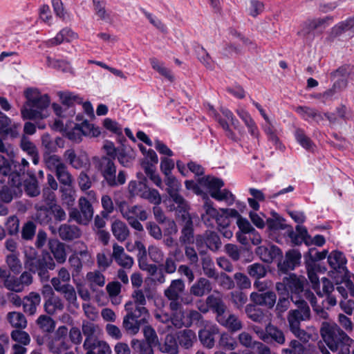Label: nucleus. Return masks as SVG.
<instances>
[{"label":"nucleus","instance_id":"18","mask_svg":"<svg viewBox=\"0 0 354 354\" xmlns=\"http://www.w3.org/2000/svg\"><path fill=\"white\" fill-rule=\"evenodd\" d=\"M217 322L225 327L228 331L235 333L242 329L243 323L241 319L234 314L227 310L216 319Z\"/></svg>","mask_w":354,"mask_h":354},{"label":"nucleus","instance_id":"46","mask_svg":"<svg viewBox=\"0 0 354 354\" xmlns=\"http://www.w3.org/2000/svg\"><path fill=\"white\" fill-rule=\"evenodd\" d=\"M71 346V345L68 339L55 337H53L48 345L49 350L55 354H59L70 348Z\"/></svg>","mask_w":354,"mask_h":354},{"label":"nucleus","instance_id":"61","mask_svg":"<svg viewBox=\"0 0 354 354\" xmlns=\"http://www.w3.org/2000/svg\"><path fill=\"white\" fill-rule=\"evenodd\" d=\"M218 346L227 351H233L237 347L235 339L227 333H223L220 335Z\"/></svg>","mask_w":354,"mask_h":354},{"label":"nucleus","instance_id":"41","mask_svg":"<svg viewBox=\"0 0 354 354\" xmlns=\"http://www.w3.org/2000/svg\"><path fill=\"white\" fill-rule=\"evenodd\" d=\"M245 313L247 317L254 322L262 323L265 320L266 314L264 310L254 303L246 305Z\"/></svg>","mask_w":354,"mask_h":354},{"label":"nucleus","instance_id":"43","mask_svg":"<svg viewBox=\"0 0 354 354\" xmlns=\"http://www.w3.org/2000/svg\"><path fill=\"white\" fill-rule=\"evenodd\" d=\"M218 332L217 328L201 329L198 332V338L203 346L211 349L215 345L214 335Z\"/></svg>","mask_w":354,"mask_h":354},{"label":"nucleus","instance_id":"62","mask_svg":"<svg viewBox=\"0 0 354 354\" xmlns=\"http://www.w3.org/2000/svg\"><path fill=\"white\" fill-rule=\"evenodd\" d=\"M140 196L155 205H159L162 201L161 196L156 189L147 187L145 191L142 192Z\"/></svg>","mask_w":354,"mask_h":354},{"label":"nucleus","instance_id":"56","mask_svg":"<svg viewBox=\"0 0 354 354\" xmlns=\"http://www.w3.org/2000/svg\"><path fill=\"white\" fill-rule=\"evenodd\" d=\"M198 182L201 185L207 187L209 189V193L214 190H220L224 185L221 179L209 176L199 178Z\"/></svg>","mask_w":354,"mask_h":354},{"label":"nucleus","instance_id":"55","mask_svg":"<svg viewBox=\"0 0 354 354\" xmlns=\"http://www.w3.org/2000/svg\"><path fill=\"white\" fill-rule=\"evenodd\" d=\"M150 63L152 68L155 71H156L160 75L165 77L171 82H173L174 81L175 78L171 70L165 67L162 62H160L155 57H152L150 59Z\"/></svg>","mask_w":354,"mask_h":354},{"label":"nucleus","instance_id":"22","mask_svg":"<svg viewBox=\"0 0 354 354\" xmlns=\"http://www.w3.org/2000/svg\"><path fill=\"white\" fill-rule=\"evenodd\" d=\"M113 258L122 268L129 270L133 265V259L124 252L122 246L117 243L113 245Z\"/></svg>","mask_w":354,"mask_h":354},{"label":"nucleus","instance_id":"34","mask_svg":"<svg viewBox=\"0 0 354 354\" xmlns=\"http://www.w3.org/2000/svg\"><path fill=\"white\" fill-rule=\"evenodd\" d=\"M41 301L39 294L31 292L28 295L26 296L23 300V309L24 313L33 315L37 311V308Z\"/></svg>","mask_w":354,"mask_h":354},{"label":"nucleus","instance_id":"20","mask_svg":"<svg viewBox=\"0 0 354 354\" xmlns=\"http://www.w3.org/2000/svg\"><path fill=\"white\" fill-rule=\"evenodd\" d=\"M43 155L55 153L58 148L64 147V140L61 137L53 138L49 133H44L41 138Z\"/></svg>","mask_w":354,"mask_h":354},{"label":"nucleus","instance_id":"42","mask_svg":"<svg viewBox=\"0 0 354 354\" xmlns=\"http://www.w3.org/2000/svg\"><path fill=\"white\" fill-rule=\"evenodd\" d=\"M131 346L135 354H154L153 348L155 346L142 339H131Z\"/></svg>","mask_w":354,"mask_h":354},{"label":"nucleus","instance_id":"25","mask_svg":"<svg viewBox=\"0 0 354 354\" xmlns=\"http://www.w3.org/2000/svg\"><path fill=\"white\" fill-rule=\"evenodd\" d=\"M256 253L261 259L266 263H271L274 259L282 256L281 250L276 245H261L256 250Z\"/></svg>","mask_w":354,"mask_h":354},{"label":"nucleus","instance_id":"50","mask_svg":"<svg viewBox=\"0 0 354 354\" xmlns=\"http://www.w3.org/2000/svg\"><path fill=\"white\" fill-rule=\"evenodd\" d=\"M236 113L244 122L250 134L252 136L257 137L258 135L257 127L249 113L244 109H238L236 110Z\"/></svg>","mask_w":354,"mask_h":354},{"label":"nucleus","instance_id":"3","mask_svg":"<svg viewBox=\"0 0 354 354\" xmlns=\"http://www.w3.org/2000/svg\"><path fill=\"white\" fill-rule=\"evenodd\" d=\"M320 335L328 348L337 352L340 348L351 346L354 340L333 322H323L320 327Z\"/></svg>","mask_w":354,"mask_h":354},{"label":"nucleus","instance_id":"27","mask_svg":"<svg viewBox=\"0 0 354 354\" xmlns=\"http://www.w3.org/2000/svg\"><path fill=\"white\" fill-rule=\"evenodd\" d=\"M78 35L73 32L70 28H64L62 29L57 35L45 42L47 47H52L57 46L64 41L71 42V41L77 39Z\"/></svg>","mask_w":354,"mask_h":354},{"label":"nucleus","instance_id":"51","mask_svg":"<svg viewBox=\"0 0 354 354\" xmlns=\"http://www.w3.org/2000/svg\"><path fill=\"white\" fill-rule=\"evenodd\" d=\"M6 263L10 273L19 274L22 270V263L19 258V253H11L6 256Z\"/></svg>","mask_w":354,"mask_h":354},{"label":"nucleus","instance_id":"36","mask_svg":"<svg viewBox=\"0 0 354 354\" xmlns=\"http://www.w3.org/2000/svg\"><path fill=\"white\" fill-rule=\"evenodd\" d=\"M111 232L114 237L120 242L126 241L130 235V231L127 224L119 219H116L112 223Z\"/></svg>","mask_w":354,"mask_h":354},{"label":"nucleus","instance_id":"29","mask_svg":"<svg viewBox=\"0 0 354 354\" xmlns=\"http://www.w3.org/2000/svg\"><path fill=\"white\" fill-rule=\"evenodd\" d=\"M301 257V255L298 250H289L286 254L285 260L278 264V268L284 272L294 270L299 264Z\"/></svg>","mask_w":354,"mask_h":354},{"label":"nucleus","instance_id":"15","mask_svg":"<svg viewBox=\"0 0 354 354\" xmlns=\"http://www.w3.org/2000/svg\"><path fill=\"white\" fill-rule=\"evenodd\" d=\"M183 317H184L183 309L180 311L174 312L172 324L176 328L189 327L193 322H198L203 318L201 313L196 310H190L187 313L186 319H183Z\"/></svg>","mask_w":354,"mask_h":354},{"label":"nucleus","instance_id":"63","mask_svg":"<svg viewBox=\"0 0 354 354\" xmlns=\"http://www.w3.org/2000/svg\"><path fill=\"white\" fill-rule=\"evenodd\" d=\"M296 140L299 145L306 150H313L315 145L309 137H308L304 131L301 129H297L295 132Z\"/></svg>","mask_w":354,"mask_h":354},{"label":"nucleus","instance_id":"39","mask_svg":"<svg viewBox=\"0 0 354 354\" xmlns=\"http://www.w3.org/2000/svg\"><path fill=\"white\" fill-rule=\"evenodd\" d=\"M207 304L209 305V308L216 313V319L227 310V308L223 299L214 295H210L207 297Z\"/></svg>","mask_w":354,"mask_h":354},{"label":"nucleus","instance_id":"19","mask_svg":"<svg viewBox=\"0 0 354 354\" xmlns=\"http://www.w3.org/2000/svg\"><path fill=\"white\" fill-rule=\"evenodd\" d=\"M37 209L36 220L43 225H48V228L53 234H57V228L55 227L53 221L52 213L50 207L45 205H35Z\"/></svg>","mask_w":354,"mask_h":354},{"label":"nucleus","instance_id":"64","mask_svg":"<svg viewBox=\"0 0 354 354\" xmlns=\"http://www.w3.org/2000/svg\"><path fill=\"white\" fill-rule=\"evenodd\" d=\"M58 96L62 103L67 107L72 106L75 102L80 104L82 102L80 96L68 91H59Z\"/></svg>","mask_w":354,"mask_h":354},{"label":"nucleus","instance_id":"54","mask_svg":"<svg viewBox=\"0 0 354 354\" xmlns=\"http://www.w3.org/2000/svg\"><path fill=\"white\" fill-rule=\"evenodd\" d=\"M206 247L212 252L218 251L221 247V241L218 234L214 231L206 230Z\"/></svg>","mask_w":354,"mask_h":354},{"label":"nucleus","instance_id":"28","mask_svg":"<svg viewBox=\"0 0 354 354\" xmlns=\"http://www.w3.org/2000/svg\"><path fill=\"white\" fill-rule=\"evenodd\" d=\"M212 290V283L205 277L198 278L190 287L189 292L193 296L202 297Z\"/></svg>","mask_w":354,"mask_h":354},{"label":"nucleus","instance_id":"6","mask_svg":"<svg viewBox=\"0 0 354 354\" xmlns=\"http://www.w3.org/2000/svg\"><path fill=\"white\" fill-rule=\"evenodd\" d=\"M291 301L297 306V308L289 310L287 315L290 330L301 326V322L308 321L311 317L310 307L304 299H296V297H291Z\"/></svg>","mask_w":354,"mask_h":354},{"label":"nucleus","instance_id":"4","mask_svg":"<svg viewBox=\"0 0 354 354\" xmlns=\"http://www.w3.org/2000/svg\"><path fill=\"white\" fill-rule=\"evenodd\" d=\"M93 164L103 177V182H105L108 186L114 187L125 183V171L120 170L116 176V165L111 158L105 156H95L93 158Z\"/></svg>","mask_w":354,"mask_h":354},{"label":"nucleus","instance_id":"24","mask_svg":"<svg viewBox=\"0 0 354 354\" xmlns=\"http://www.w3.org/2000/svg\"><path fill=\"white\" fill-rule=\"evenodd\" d=\"M60 239L65 241H71L81 236L82 232L79 227L75 225L64 223L59 225L57 229Z\"/></svg>","mask_w":354,"mask_h":354},{"label":"nucleus","instance_id":"35","mask_svg":"<svg viewBox=\"0 0 354 354\" xmlns=\"http://www.w3.org/2000/svg\"><path fill=\"white\" fill-rule=\"evenodd\" d=\"M178 345L185 349H189L196 342V335L191 329H184L180 330L176 334Z\"/></svg>","mask_w":354,"mask_h":354},{"label":"nucleus","instance_id":"26","mask_svg":"<svg viewBox=\"0 0 354 354\" xmlns=\"http://www.w3.org/2000/svg\"><path fill=\"white\" fill-rule=\"evenodd\" d=\"M288 236L290 239L295 245H300L304 242L306 245H309L310 236L304 226L298 225L296 226L295 232L291 226L288 227L286 230Z\"/></svg>","mask_w":354,"mask_h":354},{"label":"nucleus","instance_id":"10","mask_svg":"<svg viewBox=\"0 0 354 354\" xmlns=\"http://www.w3.org/2000/svg\"><path fill=\"white\" fill-rule=\"evenodd\" d=\"M118 207L122 217L127 222L136 218H139V220L144 221L148 218L147 212L140 205L129 206L126 201H121L118 205Z\"/></svg>","mask_w":354,"mask_h":354},{"label":"nucleus","instance_id":"14","mask_svg":"<svg viewBox=\"0 0 354 354\" xmlns=\"http://www.w3.org/2000/svg\"><path fill=\"white\" fill-rule=\"evenodd\" d=\"M0 287L14 292H21L19 277L11 274L10 271L7 268H0Z\"/></svg>","mask_w":354,"mask_h":354},{"label":"nucleus","instance_id":"44","mask_svg":"<svg viewBox=\"0 0 354 354\" xmlns=\"http://www.w3.org/2000/svg\"><path fill=\"white\" fill-rule=\"evenodd\" d=\"M216 223L218 230L222 234L223 236L230 239L232 237L233 232L228 227L230 224V219L227 215L221 212L218 216L216 217Z\"/></svg>","mask_w":354,"mask_h":354},{"label":"nucleus","instance_id":"23","mask_svg":"<svg viewBox=\"0 0 354 354\" xmlns=\"http://www.w3.org/2000/svg\"><path fill=\"white\" fill-rule=\"evenodd\" d=\"M22 194V189L21 186L17 185H12L8 180V185H3L0 180V199L4 203H10L14 197H18Z\"/></svg>","mask_w":354,"mask_h":354},{"label":"nucleus","instance_id":"45","mask_svg":"<svg viewBox=\"0 0 354 354\" xmlns=\"http://www.w3.org/2000/svg\"><path fill=\"white\" fill-rule=\"evenodd\" d=\"M8 323L14 328L24 329L27 326V320L24 315L20 312H9L6 315Z\"/></svg>","mask_w":354,"mask_h":354},{"label":"nucleus","instance_id":"8","mask_svg":"<svg viewBox=\"0 0 354 354\" xmlns=\"http://www.w3.org/2000/svg\"><path fill=\"white\" fill-rule=\"evenodd\" d=\"M353 67L350 64H344L330 73V79L335 88L343 91L348 84V78L352 73Z\"/></svg>","mask_w":354,"mask_h":354},{"label":"nucleus","instance_id":"40","mask_svg":"<svg viewBox=\"0 0 354 354\" xmlns=\"http://www.w3.org/2000/svg\"><path fill=\"white\" fill-rule=\"evenodd\" d=\"M205 213L201 215L202 221L207 227H214L213 221H216V217L218 216L220 212L212 206V203L206 201L203 205Z\"/></svg>","mask_w":354,"mask_h":354},{"label":"nucleus","instance_id":"49","mask_svg":"<svg viewBox=\"0 0 354 354\" xmlns=\"http://www.w3.org/2000/svg\"><path fill=\"white\" fill-rule=\"evenodd\" d=\"M201 266L204 274L209 279H215L219 274L216 271L214 263L209 256L201 258Z\"/></svg>","mask_w":354,"mask_h":354},{"label":"nucleus","instance_id":"21","mask_svg":"<svg viewBox=\"0 0 354 354\" xmlns=\"http://www.w3.org/2000/svg\"><path fill=\"white\" fill-rule=\"evenodd\" d=\"M63 157L72 167L76 169L86 167L89 162L86 154L77 156L72 148L66 149L63 154Z\"/></svg>","mask_w":354,"mask_h":354},{"label":"nucleus","instance_id":"37","mask_svg":"<svg viewBox=\"0 0 354 354\" xmlns=\"http://www.w3.org/2000/svg\"><path fill=\"white\" fill-rule=\"evenodd\" d=\"M124 308L127 311L126 315L137 320L145 318V323L147 322L149 314L148 310L145 306H138V305H134L133 301H129L126 303Z\"/></svg>","mask_w":354,"mask_h":354},{"label":"nucleus","instance_id":"58","mask_svg":"<svg viewBox=\"0 0 354 354\" xmlns=\"http://www.w3.org/2000/svg\"><path fill=\"white\" fill-rule=\"evenodd\" d=\"M247 272L251 277L260 279L266 276L268 271L266 267L262 263H254L247 267Z\"/></svg>","mask_w":354,"mask_h":354},{"label":"nucleus","instance_id":"13","mask_svg":"<svg viewBox=\"0 0 354 354\" xmlns=\"http://www.w3.org/2000/svg\"><path fill=\"white\" fill-rule=\"evenodd\" d=\"M82 331L85 336L84 342V348H91L94 342L98 340V335L101 333V328L99 325L88 320H83L82 324Z\"/></svg>","mask_w":354,"mask_h":354},{"label":"nucleus","instance_id":"11","mask_svg":"<svg viewBox=\"0 0 354 354\" xmlns=\"http://www.w3.org/2000/svg\"><path fill=\"white\" fill-rule=\"evenodd\" d=\"M169 196V201H171L173 203L169 205L167 208L169 211H174L176 212L177 219L183 218L184 216H191L189 212V206L187 201L179 194V192Z\"/></svg>","mask_w":354,"mask_h":354},{"label":"nucleus","instance_id":"30","mask_svg":"<svg viewBox=\"0 0 354 354\" xmlns=\"http://www.w3.org/2000/svg\"><path fill=\"white\" fill-rule=\"evenodd\" d=\"M18 127L17 124H12L11 120L6 115L3 114L0 116V136L1 137L17 138L19 135Z\"/></svg>","mask_w":354,"mask_h":354},{"label":"nucleus","instance_id":"57","mask_svg":"<svg viewBox=\"0 0 354 354\" xmlns=\"http://www.w3.org/2000/svg\"><path fill=\"white\" fill-rule=\"evenodd\" d=\"M87 351L86 354H111L109 345L104 341L96 340L91 348H84Z\"/></svg>","mask_w":354,"mask_h":354},{"label":"nucleus","instance_id":"31","mask_svg":"<svg viewBox=\"0 0 354 354\" xmlns=\"http://www.w3.org/2000/svg\"><path fill=\"white\" fill-rule=\"evenodd\" d=\"M159 346V351L162 353L167 354H178L179 345L177 337L173 334L166 335L164 341Z\"/></svg>","mask_w":354,"mask_h":354},{"label":"nucleus","instance_id":"38","mask_svg":"<svg viewBox=\"0 0 354 354\" xmlns=\"http://www.w3.org/2000/svg\"><path fill=\"white\" fill-rule=\"evenodd\" d=\"M145 323V319L137 320L126 315L123 317L122 328L130 335H136L138 333L141 325Z\"/></svg>","mask_w":354,"mask_h":354},{"label":"nucleus","instance_id":"16","mask_svg":"<svg viewBox=\"0 0 354 354\" xmlns=\"http://www.w3.org/2000/svg\"><path fill=\"white\" fill-rule=\"evenodd\" d=\"M252 303L259 306H264L268 309H272L277 301V295L274 292L268 290L264 292H252L250 295Z\"/></svg>","mask_w":354,"mask_h":354},{"label":"nucleus","instance_id":"32","mask_svg":"<svg viewBox=\"0 0 354 354\" xmlns=\"http://www.w3.org/2000/svg\"><path fill=\"white\" fill-rule=\"evenodd\" d=\"M288 291L292 293L291 297H296V299H301L300 295L304 292V281L295 274H290L286 277Z\"/></svg>","mask_w":354,"mask_h":354},{"label":"nucleus","instance_id":"52","mask_svg":"<svg viewBox=\"0 0 354 354\" xmlns=\"http://www.w3.org/2000/svg\"><path fill=\"white\" fill-rule=\"evenodd\" d=\"M43 160L46 167L52 171H56L64 164L61 157L55 153L43 155Z\"/></svg>","mask_w":354,"mask_h":354},{"label":"nucleus","instance_id":"59","mask_svg":"<svg viewBox=\"0 0 354 354\" xmlns=\"http://www.w3.org/2000/svg\"><path fill=\"white\" fill-rule=\"evenodd\" d=\"M266 332L268 333L270 339L277 344L283 345L285 344L286 337L284 333L277 326L272 324H268L266 326Z\"/></svg>","mask_w":354,"mask_h":354},{"label":"nucleus","instance_id":"5","mask_svg":"<svg viewBox=\"0 0 354 354\" xmlns=\"http://www.w3.org/2000/svg\"><path fill=\"white\" fill-rule=\"evenodd\" d=\"M185 290V281L181 279H177L172 280L170 285L164 290V295L169 301V307L172 312L180 311L183 309V304L188 305L192 303L191 298L182 297Z\"/></svg>","mask_w":354,"mask_h":354},{"label":"nucleus","instance_id":"47","mask_svg":"<svg viewBox=\"0 0 354 354\" xmlns=\"http://www.w3.org/2000/svg\"><path fill=\"white\" fill-rule=\"evenodd\" d=\"M54 172L57 180L62 185L66 187H71L72 185L73 178L65 163Z\"/></svg>","mask_w":354,"mask_h":354},{"label":"nucleus","instance_id":"1","mask_svg":"<svg viewBox=\"0 0 354 354\" xmlns=\"http://www.w3.org/2000/svg\"><path fill=\"white\" fill-rule=\"evenodd\" d=\"M24 267L33 274H37L41 281H48L50 279V270L55 268V263L50 254L43 251L39 254L37 250L32 248L24 250Z\"/></svg>","mask_w":354,"mask_h":354},{"label":"nucleus","instance_id":"12","mask_svg":"<svg viewBox=\"0 0 354 354\" xmlns=\"http://www.w3.org/2000/svg\"><path fill=\"white\" fill-rule=\"evenodd\" d=\"M180 225L182 226L180 235L179 236V242L182 245H191L194 243V223L191 216H183V218L178 219Z\"/></svg>","mask_w":354,"mask_h":354},{"label":"nucleus","instance_id":"17","mask_svg":"<svg viewBox=\"0 0 354 354\" xmlns=\"http://www.w3.org/2000/svg\"><path fill=\"white\" fill-rule=\"evenodd\" d=\"M322 289L320 288V283L319 284V289L315 290L317 295L320 297H326V299L323 301L322 304L326 303L329 306H335L337 304L335 297L333 295L335 290L333 282L326 277H323L321 279Z\"/></svg>","mask_w":354,"mask_h":354},{"label":"nucleus","instance_id":"2","mask_svg":"<svg viewBox=\"0 0 354 354\" xmlns=\"http://www.w3.org/2000/svg\"><path fill=\"white\" fill-rule=\"evenodd\" d=\"M26 102L21 109V117L24 120H37L47 117L44 111L50 104L47 94L41 95L37 88H29L25 90Z\"/></svg>","mask_w":354,"mask_h":354},{"label":"nucleus","instance_id":"9","mask_svg":"<svg viewBox=\"0 0 354 354\" xmlns=\"http://www.w3.org/2000/svg\"><path fill=\"white\" fill-rule=\"evenodd\" d=\"M328 262L333 269L330 271V275L332 278L336 279L339 274H345L347 273L346 266V259L344 254L339 251H333L328 257Z\"/></svg>","mask_w":354,"mask_h":354},{"label":"nucleus","instance_id":"60","mask_svg":"<svg viewBox=\"0 0 354 354\" xmlns=\"http://www.w3.org/2000/svg\"><path fill=\"white\" fill-rule=\"evenodd\" d=\"M196 53L197 55L198 59L201 62V63H202L207 69L211 71L214 70V61L212 59L209 54L203 47L198 46L196 49Z\"/></svg>","mask_w":354,"mask_h":354},{"label":"nucleus","instance_id":"7","mask_svg":"<svg viewBox=\"0 0 354 354\" xmlns=\"http://www.w3.org/2000/svg\"><path fill=\"white\" fill-rule=\"evenodd\" d=\"M28 169L29 162L25 158H22L21 162L12 161L11 171L8 175L9 176L8 180L12 185L22 187L26 175L28 174L29 176L31 175L28 173Z\"/></svg>","mask_w":354,"mask_h":354},{"label":"nucleus","instance_id":"48","mask_svg":"<svg viewBox=\"0 0 354 354\" xmlns=\"http://www.w3.org/2000/svg\"><path fill=\"white\" fill-rule=\"evenodd\" d=\"M44 310L48 315H54L57 311L64 309V306L62 299L58 297L46 299L44 305Z\"/></svg>","mask_w":354,"mask_h":354},{"label":"nucleus","instance_id":"33","mask_svg":"<svg viewBox=\"0 0 354 354\" xmlns=\"http://www.w3.org/2000/svg\"><path fill=\"white\" fill-rule=\"evenodd\" d=\"M48 248L54 258L59 263H63L66 259L65 245L57 239H50Z\"/></svg>","mask_w":354,"mask_h":354},{"label":"nucleus","instance_id":"53","mask_svg":"<svg viewBox=\"0 0 354 354\" xmlns=\"http://www.w3.org/2000/svg\"><path fill=\"white\" fill-rule=\"evenodd\" d=\"M29 180H25L23 183L24 184L25 193L30 197H36L40 194V189L38 185V181L35 177L34 174L30 175Z\"/></svg>","mask_w":354,"mask_h":354}]
</instances>
